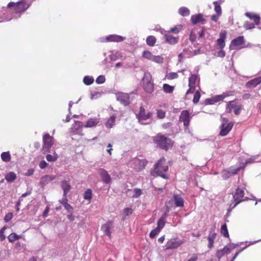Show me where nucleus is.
I'll use <instances>...</instances> for the list:
<instances>
[{"mask_svg":"<svg viewBox=\"0 0 261 261\" xmlns=\"http://www.w3.org/2000/svg\"><path fill=\"white\" fill-rule=\"evenodd\" d=\"M153 140L156 146L165 150L168 149L173 145L172 142L170 139L160 134L154 136Z\"/></svg>","mask_w":261,"mask_h":261,"instance_id":"nucleus-1","label":"nucleus"},{"mask_svg":"<svg viewBox=\"0 0 261 261\" xmlns=\"http://www.w3.org/2000/svg\"><path fill=\"white\" fill-rule=\"evenodd\" d=\"M168 169V167L166 164V160L164 158H162L155 164L154 172L157 175H160L165 178V172L167 171Z\"/></svg>","mask_w":261,"mask_h":261,"instance_id":"nucleus-2","label":"nucleus"},{"mask_svg":"<svg viewBox=\"0 0 261 261\" xmlns=\"http://www.w3.org/2000/svg\"><path fill=\"white\" fill-rule=\"evenodd\" d=\"M152 116V113L151 112H146L145 109L143 107H140L139 112L136 115V117L140 123L142 124H147L150 123L146 122Z\"/></svg>","mask_w":261,"mask_h":261,"instance_id":"nucleus-3","label":"nucleus"},{"mask_svg":"<svg viewBox=\"0 0 261 261\" xmlns=\"http://www.w3.org/2000/svg\"><path fill=\"white\" fill-rule=\"evenodd\" d=\"M143 87L145 91L150 93L153 91V84L152 82V76L149 72H146L144 73L142 80Z\"/></svg>","mask_w":261,"mask_h":261,"instance_id":"nucleus-4","label":"nucleus"},{"mask_svg":"<svg viewBox=\"0 0 261 261\" xmlns=\"http://www.w3.org/2000/svg\"><path fill=\"white\" fill-rule=\"evenodd\" d=\"M30 6V5L23 1L19 2L16 3L10 2L8 5V7H14L16 13H20L25 11Z\"/></svg>","mask_w":261,"mask_h":261,"instance_id":"nucleus-5","label":"nucleus"},{"mask_svg":"<svg viewBox=\"0 0 261 261\" xmlns=\"http://www.w3.org/2000/svg\"><path fill=\"white\" fill-rule=\"evenodd\" d=\"M228 121L226 118H222V123L220 126L221 130L220 132V135L221 136H225L227 135L233 127V123H228Z\"/></svg>","mask_w":261,"mask_h":261,"instance_id":"nucleus-6","label":"nucleus"},{"mask_svg":"<svg viewBox=\"0 0 261 261\" xmlns=\"http://www.w3.org/2000/svg\"><path fill=\"white\" fill-rule=\"evenodd\" d=\"M244 196V190L243 188L238 187L233 196L234 201L236 202L232 208L235 207L239 203L242 201L247 200V198H243Z\"/></svg>","mask_w":261,"mask_h":261,"instance_id":"nucleus-7","label":"nucleus"},{"mask_svg":"<svg viewBox=\"0 0 261 261\" xmlns=\"http://www.w3.org/2000/svg\"><path fill=\"white\" fill-rule=\"evenodd\" d=\"M43 150L44 152H49L54 144V138L48 134H45L43 137Z\"/></svg>","mask_w":261,"mask_h":261,"instance_id":"nucleus-8","label":"nucleus"},{"mask_svg":"<svg viewBox=\"0 0 261 261\" xmlns=\"http://www.w3.org/2000/svg\"><path fill=\"white\" fill-rule=\"evenodd\" d=\"M117 100L124 106H127L130 103V98L128 94L119 92L116 94Z\"/></svg>","mask_w":261,"mask_h":261,"instance_id":"nucleus-9","label":"nucleus"},{"mask_svg":"<svg viewBox=\"0 0 261 261\" xmlns=\"http://www.w3.org/2000/svg\"><path fill=\"white\" fill-rule=\"evenodd\" d=\"M98 172L101 177L102 181L104 183L106 184L111 183V177L105 169L103 168H99L98 170Z\"/></svg>","mask_w":261,"mask_h":261,"instance_id":"nucleus-10","label":"nucleus"},{"mask_svg":"<svg viewBox=\"0 0 261 261\" xmlns=\"http://www.w3.org/2000/svg\"><path fill=\"white\" fill-rule=\"evenodd\" d=\"M197 80L199 81V79L197 75L195 74H191V76L189 79V89L187 91L186 94H188L193 93L195 89V85Z\"/></svg>","mask_w":261,"mask_h":261,"instance_id":"nucleus-11","label":"nucleus"},{"mask_svg":"<svg viewBox=\"0 0 261 261\" xmlns=\"http://www.w3.org/2000/svg\"><path fill=\"white\" fill-rule=\"evenodd\" d=\"M183 243L182 241L178 240L176 239H171L167 242L166 246V249H172L177 248Z\"/></svg>","mask_w":261,"mask_h":261,"instance_id":"nucleus-12","label":"nucleus"},{"mask_svg":"<svg viewBox=\"0 0 261 261\" xmlns=\"http://www.w3.org/2000/svg\"><path fill=\"white\" fill-rule=\"evenodd\" d=\"M190 118L189 112L185 110L181 112L180 115L179 121L184 123V126H188L189 125Z\"/></svg>","mask_w":261,"mask_h":261,"instance_id":"nucleus-13","label":"nucleus"},{"mask_svg":"<svg viewBox=\"0 0 261 261\" xmlns=\"http://www.w3.org/2000/svg\"><path fill=\"white\" fill-rule=\"evenodd\" d=\"M134 163L135 164L134 168L136 171H140L144 168L146 165L147 162L144 160L135 159L134 161Z\"/></svg>","mask_w":261,"mask_h":261,"instance_id":"nucleus-14","label":"nucleus"},{"mask_svg":"<svg viewBox=\"0 0 261 261\" xmlns=\"http://www.w3.org/2000/svg\"><path fill=\"white\" fill-rule=\"evenodd\" d=\"M226 38V33L225 31L221 32L219 35V38L217 40V45L219 48L222 49L225 45V40Z\"/></svg>","mask_w":261,"mask_h":261,"instance_id":"nucleus-15","label":"nucleus"},{"mask_svg":"<svg viewBox=\"0 0 261 261\" xmlns=\"http://www.w3.org/2000/svg\"><path fill=\"white\" fill-rule=\"evenodd\" d=\"M261 83V76L255 77L249 81L246 84V87L247 88H254Z\"/></svg>","mask_w":261,"mask_h":261,"instance_id":"nucleus-16","label":"nucleus"},{"mask_svg":"<svg viewBox=\"0 0 261 261\" xmlns=\"http://www.w3.org/2000/svg\"><path fill=\"white\" fill-rule=\"evenodd\" d=\"M245 16L250 19L253 20L256 25H258L260 22V17L259 15L252 12H246Z\"/></svg>","mask_w":261,"mask_h":261,"instance_id":"nucleus-17","label":"nucleus"},{"mask_svg":"<svg viewBox=\"0 0 261 261\" xmlns=\"http://www.w3.org/2000/svg\"><path fill=\"white\" fill-rule=\"evenodd\" d=\"M61 187L63 191V197H66L67 193L71 189L70 182L67 180H63L61 181Z\"/></svg>","mask_w":261,"mask_h":261,"instance_id":"nucleus-18","label":"nucleus"},{"mask_svg":"<svg viewBox=\"0 0 261 261\" xmlns=\"http://www.w3.org/2000/svg\"><path fill=\"white\" fill-rule=\"evenodd\" d=\"M56 178L55 175H45L42 177L40 179V185L42 187L46 185L49 182L54 180Z\"/></svg>","mask_w":261,"mask_h":261,"instance_id":"nucleus-19","label":"nucleus"},{"mask_svg":"<svg viewBox=\"0 0 261 261\" xmlns=\"http://www.w3.org/2000/svg\"><path fill=\"white\" fill-rule=\"evenodd\" d=\"M113 228V225L111 222L108 221L101 226V230L108 236L110 237L111 234V229Z\"/></svg>","mask_w":261,"mask_h":261,"instance_id":"nucleus-20","label":"nucleus"},{"mask_svg":"<svg viewBox=\"0 0 261 261\" xmlns=\"http://www.w3.org/2000/svg\"><path fill=\"white\" fill-rule=\"evenodd\" d=\"M244 43V38L243 36H239L236 39L232 40L230 45V48H232V46H238Z\"/></svg>","mask_w":261,"mask_h":261,"instance_id":"nucleus-21","label":"nucleus"},{"mask_svg":"<svg viewBox=\"0 0 261 261\" xmlns=\"http://www.w3.org/2000/svg\"><path fill=\"white\" fill-rule=\"evenodd\" d=\"M99 122V119L98 118H91L88 120L85 127H93L96 126Z\"/></svg>","mask_w":261,"mask_h":261,"instance_id":"nucleus-22","label":"nucleus"},{"mask_svg":"<svg viewBox=\"0 0 261 261\" xmlns=\"http://www.w3.org/2000/svg\"><path fill=\"white\" fill-rule=\"evenodd\" d=\"M229 96V94L228 93H223L222 94L216 95L213 97L211 99H210L211 102L210 104H214L215 102L221 101L223 100L225 97Z\"/></svg>","mask_w":261,"mask_h":261,"instance_id":"nucleus-23","label":"nucleus"},{"mask_svg":"<svg viewBox=\"0 0 261 261\" xmlns=\"http://www.w3.org/2000/svg\"><path fill=\"white\" fill-rule=\"evenodd\" d=\"M241 167L237 168L235 169L234 171H229V170H224L222 173V176L224 179H228L229 177L237 174L238 172L240 170Z\"/></svg>","mask_w":261,"mask_h":261,"instance_id":"nucleus-24","label":"nucleus"},{"mask_svg":"<svg viewBox=\"0 0 261 261\" xmlns=\"http://www.w3.org/2000/svg\"><path fill=\"white\" fill-rule=\"evenodd\" d=\"M164 37L166 39V41L170 44H175L177 43L178 41V37H173L168 34H165Z\"/></svg>","mask_w":261,"mask_h":261,"instance_id":"nucleus-25","label":"nucleus"},{"mask_svg":"<svg viewBox=\"0 0 261 261\" xmlns=\"http://www.w3.org/2000/svg\"><path fill=\"white\" fill-rule=\"evenodd\" d=\"M124 40V37L116 35H112L106 38L107 41L120 42Z\"/></svg>","mask_w":261,"mask_h":261,"instance_id":"nucleus-26","label":"nucleus"},{"mask_svg":"<svg viewBox=\"0 0 261 261\" xmlns=\"http://www.w3.org/2000/svg\"><path fill=\"white\" fill-rule=\"evenodd\" d=\"M230 252V248L228 246H225L222 249L218 250L217 252L216 256L220 258L225 254H228Z\"/></svg>","mask_w":261,"mask_h":261,"instance_id":"nucleus-27","label":"nucleus"},{"mask_svg":"<svg viewBox=\"0 0 261 261\" xmlns=\"http://www.w3.org/2000/svg\"><path fill=\"white\" fill-rule=\"evenodd\" d=\"M173 198L177 207H182L184 206V201L182 198L178 195H174Z\"/></svg>","mask_w":261,"mask_h":261,"instance_id":"nucleus-28","label":"nucleus"},{"mask_svg":"<svg viewBox=\"0 0 261 261\" xmlns=\"http://www.w3.org/2000/svg\"><path fill=\"white\" fill-rule=\"evenodd\" d=\"M203 20H204L203 18L202 15L201 14L193 15L191 17V21L193 24H196L197 23Z\"/></svg>","mask_w":261,"mask_h":261,"instance_id":"nucleus-29","label":"nucleus"},{"mask_svg":"<svg viewBox=\"0 0 261 261\" xmlns=\"http://www.w3.org/2000/svg\"><path fill=\"white\" fill-rule=\"evenodd\" d=\"M5 179L8 182H12L16 179V175L13 172H10L5 176Z\"/></svg>","mask_w":261,"mask_h":261,"instance_id":"nucleus-30","label":"nucleus"},{"mask_svg":"<svg viewBox=\"0 0 261 261\" xmlns=\"http://www.w3.org/2000/svg\"><path fill=\"white\" fill-rule=\"evenodd\" d=\"M116 117L114 115L111 116L106 123V126L108 128H112L115 125Z\"/></svg>","mask_w":261,"mask_h":261,"instance_id":"nucleus-31","label":"nucleus"},{"mask_svg":"<svg viewBox=\"0 0 261 261\" xmlns=\"http://www.w3.org/2000/svg\"><path fill=\"white\" fill-rule=\"evenodd\" d=\"M156 42V38L153 36H149L146 38V43L150 46H153Z\"/></svg>","mask_w":261,"mask_h":261,"instance_id":"nucleus-32","label":"nucleus"},{"mask_svg":"<svg viewBox=\"0 0 261 261\" xmlns=\"http://www.w3.org/2000/svg\"><path fill=\"white\" fill-rule=\"evenodd\" d=\"M2 160L5 162H9L11 160V155L9 152H4L1 154Z\"/></svg>","mask_w":261,"mask_h":261,"instance_id":"nucleus-33","label":"nucleus"},{"mask_svg":"<svg viewBox=\"0 0 261 261\" xmlns=\"http://www.w3.org/2000/svg\"><path fill=\"white\" fill-rule=\"evenodd\" d=\"M216 237V233H213L211 234H210L208 237V247L211 248L213 246V243L214 242V240L215 239Z\"/></svg>","mask_w":261,"mask_h":261,"instance_id":"nucleus-34","label":"nucleus"},{"mask_svg":"<svg viewBox=\"0 0 261 261\" xmlns=\"http://www.w3.org/2000/svg\"><path fill=\"white\" fill-rule=\"evenodd\" d=\"M259 155H256L253 156H251L250 158L247 159L246 161V162L245 164H243V166H242V168H244L245 166L248 164H252L255 162L256 160H257L258 159ZM242 168V167H241Z\"/></svg>","mask_w":261,"mask_h":261,"instance_id":"nucleus-35","label":"nucleus"},{"mask_svg":"<svg viewBox=\"0 0 261 261\" xmlns=\"http://www.w3.org/2000/svg\"><path fill=\"white\" fill-rule=\"evenodd\" d=\"M234 103H235L234 100L229 101L228 103V104L227 105V107H226V112H227L231 113L232 110V109L234 110V107L237 106Z\"/></svg>","mask_w":261,"mask_h":261,"instance_id":"nucleus-36","label":"nucleus"},{"mask_svg":"<svg viewBox=\"0 0 261 261\" xmlns=\"http://www.w3.org/2000/svg\"><path fill=\"white\" fill-rule=\"evenodd\" d=\"M58 158L57 154L55 152L53 154H47L46 156V159L48 162H55Z\"/></svg>","mask_w":261,"mask_h":261,"instance_id":"nucleus-37","label":"nucleus"},{"mask_svg":"<svg viewBox=\"0 0 261 261\" xmlns=\"http://www.w3.org/2000/svg\"><path fill=\"white\" fill-rule=\"evenodd\" d=\"M178 12H179V13L183 16H188L190 14L189 10L187 8H186V7L180 8L179 9Z\"/></svg>","mask_w":261,"mask_h":261,"instance_id":"nucleus-38","label":"nucleus"},{"mask_svg":"<svg viewBox=\"0 0 261 261\" xmlns=\"http://www.w3.org/2000/svg\"><path fill=\"white\" fill-rule=\"evenodd\" d=\"M94 82V79L92 76H85L83 79V82L86 85H90Z\"/></svg>","mask_w":261,"mask_h":261,"instance_id":"nucleus-39","label":"nucleus"},{"mask_svg":"<svg viewBox=\"0 0 261 261\" xmlns=\"http://www.w3.org/2000/svg\"><path fill=\"white\" fill-rule=\"evenodd\" d=\"M163 88L164 91L166 93H172L174 90L173 86H171L167 84H165L163 85Z\"/></svg>","mask_w":261,"mask_h":261,"instance_id":"nucleus-40","label":"nucleus"},{"mask_svg":"<svg viewBox=\"0 0 261 261\" xmlns=\"http://www.w3.org/2000/svg\"><path fill=\"white\" fill-rule=\"evenodd\" d=\"M142 56L144 58L150 61L152 60V58L153 57V55L150 51L147 50L143 51Z\"/></svg>","mask_w":261,"mask_h":261,"instance_id":"nucleus-41","label":"nucleus"},{"mask_svg":"<svg viewBox=\"0 0 261 261\" xmlns=\"http://www.w3.org/2000/svg\"><path fill=\"white\" fill-rule=\"evenodd\" d=\"M152 61L158 64H162L163 63L164 58L162 56H153Z\"/></svg>","mask_w":261,"mask_h":261,"instance_id":"nucleus-42","label":"nucleus"},{"mask_svg":"<svg viewBox=\"0 0 261 261\" xmlns=\"http://www.w3.org/2000/svg\"><path fill=\"white\" fill-rule=\"evenodd\" d=\"M165 215L163 216L158 221V226L156 227L159 228L160 230L163 228L165 225Z\"/></svg>","mask_w":261,"mask_h":261,"instance_id":"nucleus-43","label":"nucleus"},{"mask_svg":"<svg viewBox=\"0 0 261 261\" xmlns=\"http://www.w3.org/2000/svg\"><path fill=\"white\" fill-rule=\"evenodd\" d=\"M20 237L17 235L15 233H11L8 237V239L10 242H13L16 240H18Z\"/></svg>","mask_w":261,"mask_h":261,"instance_id":"nucleus-44","label":"nucleus"},{"mask_svg":"<svg viewBox=\"0 0 261 261\" xmlns=\"http://www.w3.org/2000/svg\"><path fill=\"white\" fill-rule=\"evenodd\" d=\"M221 232L223 234V236L225 237H228L229 234L228 232V230L227 228V226L226 224H224L221 226Z\"/></svg>","mask_w":261,"mask_h":261,"instance_id":"nucleus-45","label":"nucleus"},{"mask_svg":"<svg viewBox=\"0 0 261 261\" xmlns=\"http://www.w3.org/2000/svg\"><path fill=\"white\" fill-rule=\"evenodd\" d=\"M133 213V210L130 208L126 207L124 209L123 212V218H125V216H129Z\"/></svg>","mask_w":261,"mask_h":261,"instance_id":"nucleus-46","label":"nucleus"},{"mask_svg":"<svg viewBox=\"0 0 261 261\" xmlns=\"http://www.w3.org/2000/svg\"><path fill=\"white\" fill-rule=\"evenodd\" d=\"M92 193L90 189H88L84 193V198L87 200H90L92 198Z\"/></svg>","mask_w":261,"mask_h":261,"instance_id":"nucleus-47","label":"nucleus"},{"mask_svg":"<svg viewBox=\"0 0 261 261\" xmlns=\"http://www.w3.org/2000/svg\"><path fill=\"white\" fill-rule=\"evenodd\" d=\"M102 93V92H94V93H91L90 98L91 99H97L101 97Z\"/></svg>","mask_w":261,"mask_h":261,"instance_id":"nucleus-48","label":"nucleus"},{"mask_svg":"<svg viewBox=\"0 0 261 261\" xmlns=\"http://www.w3.org/2000/svg\"><path fill=\"white\" fill-rule=\"evenodd\" d=\"M182 26L181 25H177L173 28L170 29V32L173 33H178L181 30Z\"/></svg>","mask_w":261,"mask_h":261,"instance_id":"nucleus-49","label":"nucleus"},{"mask_svg":"<svg viewBox=\"0 0 261 261\" xmlns=\"http://www.w3.org/2000/svg\"><path fill=\"white\" fill-rule=\"evenodd\" d=\"M214 4L215 5V11L217 13L218 15L219 16L221 14V8L219 5L217 4V2H214Z\"/></svg>","mask_w":261,"mask_h":261,"instance_id":"nucleus-50","label":"nucleus"},{"mask_svg":"<svg viewBox=\"0 0 261 261\" xmlns=\"http://www.w3.org/2000/svg\"><path fill=\"white\" fill-rule=\"evenodd\" d=\"M255 24L253 23H250L249 21H246L244 24V27L246 30H249L255 28Z\"/></svg>","mask_w":261,"mask_h":261,"instance_id":"nucleus-51","label":"nucleus"},{"mask_svg":"<svg viewBox=\"0 0 261 261\" xmlns=\"http://www.w3.org/2000/svg\"><path fill=\"white\" fill-rule=\"evenodd\" d=\"M160 230H161L159 229V228L156 227L154 229L152 230L150 232L149 234L150 237L151 238H153L156 234H158L160 232Z\"/></svg>","mask_w":261,"mask_h":261,"instance_id":"nucleus-52","label":"nucleus"},{"mask_svg":"<svg viewBox=\"0 0 261 261\" xmlns=\"http://www.w3.org/2000/svg\"><path fill=\"white\" fill-rule=\"evenodd\" d=\"M106 81V79L104 75H101L98 76V77L96 80V82L98 84H102Z\"/></svg>","mask_w":261,"mask_h":261,"instance_id":"nucleus-53","label":"nucleus"},{"mask_svg":"<svg viewBox=\"0 0 261 261\" xmlns=\"http://www.w3.org/2000/svg\"><path fill=\"white\" fill-rule=\"evenodd\" d=\"M200 97V94L198 91H196V92L194 94V98L193 101L195 103H197Z\"/></svg>","mask_w":261,"mask_h":261,"instance_id":"nucleus-54","label":"nucleus"},{"mask_svg":"<svg viewBox=\"0 0 261 261\" xmlns=\"http://www.w3.org/2000/svg\"><path fill=\"white\" fill-rule=\"evenodd\" d=\"M178 74L176 72H171L167 75V78L169 80H173L177 78Z\"/></svg>","mask_w":261,"mask_h":261,"instance_id":"nucleus-55","label":"nucleus"},{"mask_svg":"<svg viewBox=\"0 0 261 261\" xmlns=\"http://www.w3.org/2000/svg\"><path fill=\"white\" fill-rule=\"evenodd\" d=\"M157 116L160 119H163L165 117V112L162 110L157 111Z\"/></svg>","mask_w":261,"mask_h":261,"instance_id":"nucleus-56","label":"nucleus"},{"mask_svg":"<svg viewBox=\"0 0 261 261\" xmlns=\"http://www.w3.org/2000/svg\"><path fill=\"white\" fill-rule=\"evenodd\" d=\"M141 194V190L139 189H135L134 190V194L133 197L137 198Z\"/></svg>","mask_w":261,"mask_h":261,"instance_id":"nucleus-57","label":"nucleus"},{"mask_svg":"<svg viewBox=\"0 0 261 261\" xmlns=\"http://www.w3.org/2000/svg\"><path fill=\"white\" fill-rule=\"evenodd\" d=\"M64 207L68 213L71 214L73 213V208L69 203L66 204Z\"/></svg>","mask_w":261,"mask_h":261,"instance_id":"nucleus-58","label":"nucleus"},{"mask_svg":"<svg viewBox=\"0 0 261 261\" xmlns=\"http://www.w3.org/2000/svg\"><path fill=\"white\" fill-rule=\"evenodd\" d=\"M13 217V214L11 213H8L5 217V220L6 222H9L10 220H11L12 219Z\"/></svg>","mask_w":261,"mask_h":261,"instance_id":"nucleus-59","label":"nucleus"},{"mask_svg":"<svg viewBox=\"0 0 261 261\" xmlns=\"http://www.w3.org/2000/svg\"><path fill=\"white\" fill-rule=\"evenodd\" d=\"M242 108L241 106H237L234 107V109L233 110V112L236 115H238L240 114L241 110Z\"/></svg>","mask_w":261,"mask_h":261,"instance_id":"nucleus-60","label":"nucleus"},{"mask_svg":"<svg viewBox=\"0 0 261 261\" xmlns=\"http://www.w3.org/2000/svg\"><path fill=\"white\" fill-rule=\"evenodd\" d=\"M5 230V228L3 227L0 230V239L2 241H3L4 240H5V239L6 238V237L4 234Z\"/></svg>","mask_w":261,"mask_h":261,"instance_id":"nucleus-61","label":"nucleus"},{"mask_svg":"<svg viewBox=\"0 0 261 261\" xmlns=\"http://www.w3.org/2000/svg\"><path fill=\"white\" fill-rule=\"evenodd\" d=\"M48 165V164L45 161H42L39 164V167L41 169H44Z\"/></svg>","mask_w":261,"mask_h":261,"instance_id":"nucleus-62","label":"nucleus"},{"mask_svg":"<svg viewBox=\"0 0 261 261\" xmlns=\"http://www.w3.org/2000/svg\"><path fill=\"white\" fill-rule=\"evenodd\" d=\"M217 57L223 58L225 56V53L224 50L222 49H221V50L217 52Z\"/></svg>","mask_w":261,"mask_h":261,"instance_id":"nucleus-63","label":"nucleus"},{"mask_svg":"<svg viewBox=\"0 0 261 261\" xmlns=\"http://www.w3.org/2000/svg\"><path fill=\"white\" fill-rule=\"evenodd\" d=\"M34 172V170L33 169H29L26 173H24V175L28 176H31L33 174Z\"/></svg>","mask_w":261,"mask_h":261,"instance_id":"nucleus-64","label":"nucleus"}]
</instances>
